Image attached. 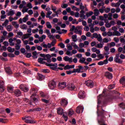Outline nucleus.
Masks as SVG:
<instances>
[{
  "label": "nucleus",
  "mask_w": 125,
  "mask_h": 125,
  "mask_svg": "<svg viewBox=\"0 0 125 125\" xmlns=\"http://www.w3.org/2000/svg\"><path fill=\"white\" fill-rule=\"evenodd\" d=\"M99 109H98V105H97V114H98V119H101L100 120H98V123L100 124V125H107L105 124V120H106V117L104 116V114H103V113L102 112H100L99 114Z\"/></svg>",
  "instance_id": "nucleus-1"
},
{
  "label": "nucleus",
  "mask_w": 125,
  "mask_h": 125,
  "mask_svg": "<svg viewBox=\"0 0 125 125\" xmlns=\"http://www.w3.org/2000/svg\"><path fill=\"white\" fill-rule=\"evenodd\" d=\"M37 92V90L35 88H33L30 90V94H32L31 99L33 101V103L35 104H38V102L39 101V100L37 98L38 97Z\"/></svg>",
  "instance_id": "nucleus-2"
},
{
  "label": "nucleus",
  "mask_w": 125,
  "mask_h": 125,
  "mask_svg": "<svg viewBox=\"0 0 125 125\" xmlns=\"http://www.w3.org/2000/svg\"><path fill=\"white\" fill-rule=\"evenodd\" d=\"M57 113L59 115H60L61 116H62V115H63L62 118L64 119L65 122H67V121H68V114H67V112H64V110L63 109V108L61 107L58 108Z\"/></svg>",
  "instance_id": "nucleus-3"
},
{
  "label": "nucleus",
  "mask_w": 125,
  "mask_h": 125,
  "mask_svg": "<svg viewBox=\"0 0 125 125\" xmlns=\"http://www.w3.org/2000/svg\"><path fill=\"white\" fill-rule=\"evenodd\" d=\"M16 42V44H20L21 45V40H20V39H17V38H14L13 39L12 38H10L9 39V44L11 46H14V45H15V44L14 43V42Z\"/></svg>",
  "instance_id": "nucleus-4"
},
{
  "label": "nucleus",
  "mask_w": 125,
  "mask_h": 125,
  "mask_svg": "<svg viewBox=\"0 0 125 125\" xmlns=\"http://www.w3.org/2000/svg\"><path fill=\"white\" fill-rule=\"evenodd\" d=\"M106 90L104 89V91H103V94H100L98 97V104L99 105L100 103H101V100L103 99V98H105L106 97Z\"/></svg>",
  "instance_id": "nucleus-5"
},
{
  "label": "nucleus",
  "mask_w": 125,
  "mask_h": 125,
  "mask_svg": "<svg viewBox=\"0 0 125 125\" xmlns=\"http://www.w3.org/2000/svg\"><path fill=\"white\" fill-rule=\"evenodd\" d=\"M48 85L50 89H54L56 87V82L54 80H51L49 82Z\"/></svg>",
  "instance_id": "nucleus-6"
},
{
  "label": "nucleus",
  "mask_w": 125,
  "mask_h": 125,
  "mask_svg": "<svg viewBox=\"0 0 125 125\" xmlns=\"http://www.w3.org/2000/svg\"><path fill=\"white\" fill-rule=\"evenodd\" d=\"M57 63H46V66H48V67H50L52 70H53L54 71H56L57 70Z\"/></svg>",
  "instance_id": "nucleus-7"
},
{
  "label": "nucleus",
  "mask_w": 125,
  "mask_h": 125,
  "mask_svg": "<svg viewBox=\"0 0 125 125\" xmlns=\"http://www.w3.org/2000/svg\"><path fill=\"white\" fill-rule=\"evenodd\" d=\"M114 60L116 63H119V64H122V63H123V60L120 59V53L116 54Z\"/></svg>",
  "instance_id": "nucleus-8"
},
{
  "label": "nucleus",
  "mask_w": 125,
  "mask_h": 125,
  "mask_svg": "<svg viewBox=\"0 0 125 125\" xmlns=\"http://www.w3.org/2000/svg\"><path fill=\"white\" fill-rule=\"evenodd\" d=\"M20 88L24 92H28L29 91V87L25 84H21Z\"/></svg>",
  "instance_id": "nucleus-9"
},
{
  "label": "nucleus",
  "mask_w": 125,
  "mask_h": 125,
  "mask_svg": "<svg viewBox=\"0 0 125 125\" xmlns=\"http://www.w3.org/2000/svg\"><path fill=\"white\" fill-rule=\"evenodd\" d=\"M29 15H26L25 17H24L22 19V18H20L19 22L20 24H22V23H26L28 20H29Z\"/></svg>",
  "instance_id": "nucleus-10"
},
{
  "label": "nucleus",
  "mask_w": 125,
  "mask_h": 125,
  "mask_svg": "<svg viewBox=\"0 0 125 125\" xmlns=\"http://www.w3.org/2000/svg\"><path fill=\"white\" fill-rule=\"evenodd\" d=\"M61 105L62 107H66L68 105V99L66 98H62L61 100Z\"/></svg>",
  "instance_id": "nucleus-11"
},
{
  "label": "nucleus",
  "mask_w": 125,
  "mask_h": 125,
  "mask_svg": "<svg viewBox=\"0 0 125 125\" xmlns=\"http://www.w3.org/2000/svg\"><path fill=\"white\" fill-rule=\"evenodd\" d=\"M85 84L88 87H90V88H92L93 87L94 85V83H93V81L92 80H88L85 82Z\"/></svg>",
  "instance_id": "nucleus-12"
},
{
  "label": "nucleus",
  "mask_w": 125,
  "mask_h": 125,
  "mask_svg": "<svg viewBox=\"0 0 125 125\" xmlns=\"http://www.w3.org/2000/svg\"><path fill=\"white\" fill-rule=\"evenodd\" d=\"M58 86L59 89H64L67 86V83L65 82H61L59 83Z\"/></svg>",
  "instance_id": "nucleus-13"
},
{
  "label": "nucleus",
  "mask_w": 125,
  "mask_h": 125,
  "mask_svg": "<svg viewBox=\"0 0 125 125\" xmlns=\"http://www.w3.org/2000/svg\"><path fill=\"white\" fill-rule=\"evenodd\" d=\"M83 106L82 105H79L76 108V112L77 114H81L83 112Z\"/></svg>",
  "instance_id": "nucleus-14"
},
{
  "label": "nucleus",
  "mask_w": 125,
  "mask_h": 125,
  "mask_svg": "<svg viewBox=\"0 0 125 125\" xmlns=\"http://www.w3.org/2000/svg\"><path fill=\"white\" fill-rule=\"evenodd\" d=\"M31 36H32V34L26 33L24 34L21 37V41H25V40H27V39H29V38H30Z\"/></svg>",
  "instance_id": "nucleus-15"
},
{
  "label": "nucleus",
  "mask_w": 125,
  "mask_h": 125,
  "mask_svg": "<svg viewBox=\"0 0 125 125\" xmlns=\"http://www.w3.org/2000/svg\"><path fill=\"white\" fill-rule=\"evenodd\" d=\"M105 77L108 80H112L113 79V74L112 73L107 71L105 73Z\"/></svg>",
  "instance_id": "nucleus-16"
},
{
  "label": "nucleus",
  "mask_w": 125,
  "mask_h": 125,
  "mask_svg": "<svg viewBox=\"0 0 125 125\" xmlns=\"http://www.w3.org/2000/svg\"><path fill=\"white\" fill-rule=\"evenodd\" d=\"M67 86L68 90H74V89L76 88V86H75V84L73 83H68Z\"/></svg>",
  "instance_id": "nucleus-17"
},
{
  "label": "nucleus",
  "mask_w": 125,
  "mask_h": 125,
  "mask_svg": "<svg viewBox=\"0 0 125 125\" xmlns=\"http://www.w3.org/2000/svg\"><path fill=\"white\" fill-rule=\"evenodd\" d=\"M84 92L83 90H81L79 91V93L78 94V97L80 99H83L84 98Z\"/></svg>",
  "instance_id": "nucleus-18"
},
{
  "label": "nucleus",
  "mask_w": 125,
  "mask_h": 125,
  "mask_svg": "<svg viewBox=\"0 0 125 125\" xmlns=\"http://www.w3.org/2000/svg\"><path fill=\"white\" fill-rule=\"evenodd\" d=\"M107 63H108V60L106 59L104 61H101L98 62V65H99V66H103V65L107 64Z\"/></svg>",
  "instance_id": "nucleus-19"
},
{
  "label": "nucleus",
  "mask_w": 125,
  "mask_h": 125,
  "mask_svg": "<svg viewBox=\"0 0 125 125\" xmlns=\"http://www.w3.org/2000/svg\"><path fill=\"white\" fill-rule=\"evenodd\" d=\"M63 60L66 62H68L69 63H72V62H73V58H69L66 56L63 58Z\"/></svg>",
  "instance_id": "nucleus-20"
},
{
  "label": "nucleus",
  "mask_w": 125,
  "mask_h": 125,
  "mask_svg": "<svg viewBox=\"0 0 125 125\" xmlns=\"http://www.w3.org/2000/svg\"><path fill=\"white\" fill-rule=\"evenodd\" d=\"M44 61H45V58H39L38 59V62L39 63H40V64H45L46 65V63L47 62H44Z\"/></svg>",
  "instance_id": "nucleus-21"
},
{
  "label": "nucleus",
  "mask_w": 125,
  "mask_h": 125,
  "mask_svg": "<svg viewBox=\"0 0 125 125\" xmlns=\"http://www.w3.org/2000/svg\"><path fill=\"white\" fill-rule=\"evenodd\" d=\"M45 17V14L44 12L42 11L41 13V16H40L38 18V20L40 21V20H42V19H44Z\"/></svg>",
  "instance_id": "nucleus-22"
},
{
  "label": "nucleus",
  "mask_w": 125,
  "mask_h": 125,
  "mask_svg": "<svg viewBox=\"0 0 125 125\" xmlns=\"http://www.w3.org/2000/svg\"><path fill=\"white\" fill-rule=\"evenodd\" d=\"M15 14V11L10 9L9 12L7 13V16H13Z\"/></svg>",
  "instance_id": "nucleus-23"
},
{
  "label": "nucleus",
  "mask_w": 125,
  "mask_h": 125,
  "mask_svg": "<svg viewBox=\"0 0 125 125\" xmlns=\"http://www.w3.org/2000/svg\"><path fill=\"white\" fill-rule=\"evenodd\" d=\"M109 49H110L109 48V46H104V50L105 51V55H109V54H110V51H109Z\"/></svg>",
  "instance_id": "nucleus-24"
},
{
  "label": "nucleus",
  "mask_w": 125,
  "mask_h": 125,
  "mask_svg": "<svg viewBox=\"0 0 125 125\" xmlns=\"http://www.w3.org/2000/svg\"><path fill=\"white\" fill-rule=\"evenodd\" d=\"M22 120L23 121H24L27 124H33V123H34V122H33V120L26 119V118H24V117L22 118Z\"/></svg>",
  "instance_id": "nucleus-25"
},
{
  "label": "nucleus",
  "mask_w": 125,
  "mask_h": 125,
  "mask_svg": "<svg viewBox=\"0 0 125 125\" xmlns=\"http://www.w3.org/2000/svg\"><path fill=\"white\" fill-rule=\"evenodd\" d=\"M5 71L7 74H9L10 75L11 74H12V71H11V69H10V67H5Z\"/></svg>",
  "instance_id": "nucleus-26"
},
{
  "label": "nucleus",
  "mask_w": 125,
  "mask_h": 125,
  "mask_svg": "<svg viewBox=\"0 0 125 125\" xmlns=\"http://www.w3.org/2000/svg\"><path fill=\"white\" fill-rule=\"evenodd\" d=\"M12 25L14 26L16 29H18V28H19V24L17 21H13L12 22Z\"/></svg>",
  "instance_id": "nucleus-27"
},
{
  "label": "nucleus",
  "mask_w": 125,
  "mask_h": 125,
  "mask_svg": "<svg viewBox=\"0 0 125 125\" xmlns=\"http://www.w3.org/2000/svg\"><path fill=\"white\" fill-rule=\"evenodd\" d=\"M120 83L124 85V87H125V76L122 77L120 80Z\"/></svg>",
  "instance_id": "nucleus-28"
},
{
  "label": "nucleus",
  "mask_w": 125,
  "mask_h": 125,
  "mask_svg": "<svg viewBox=\"0 0 125 125\" xmlns=\"http://www.w3.org/2000/svg\"><path fill=\"white\" fill-rule=\"evenodd\" d=\"M80 17L81 18H83V17L84 19H85V18H86V16L84 15V11L81 10L80 11Z\"/></svg>",
  "instance_id": "nucleus-29"
},
{
  "label": "nucleus",
  "mask_w": 125,
  "mask_h": 125,
  "mask_svg": "<svg viewBox=\"0 0 125 125\" xmlns=\"http://www.w3.org/2000/svg\"><path fill=\"white\" fill-rule=\"evenodd\" d=\"M82 70H83V67L81 65L78 66V68L76 69V73H81Z\"/></svg>",
  "instance_id": "nucleus-30"
},
{
  "label": "nucleus",
  "mask_w": 125,
  "mask_h": 125,
  "mask_svg": "<svg viewBox=\"0 0 125 125\" xmlns=\"http://www.w3.org/2000/svg\"><path fill=\"white\" fill-rule=\"evenodd\" d=\"M6 30L8 32H11L13 30V26L11 25H8L6 26Z\"/></svg>",
  "instance_id": "nucleus-31"
},
{
  "label": "nucleus",
  "mask_w": 125,
  "mask_h": 125,
  "mask_svg": "<svg viewBox=\"0 0 125 125\" xmlns=\"http://www.w3.org/2000/svg\"><path fill=\"white\" fill-rule=\"evenodd\" d=\"M100 14V13L99 12V10L98 9L96 8L94 10V15L95 16H98Z\"/></svg>",
  "instance_id": "nucleus-32"
},
{
  "label": "nucleus",
  "mask_w": 125,
  "mask_h": 125,
  "mask_svg": "<svg viewBox=\"0 0 125 125\" xmlns=\"http://www.w3.org/2000/svg\"><path fill=\"white\" fill-rule=\"evenodd\" d=\"M121 5V3H119V2L117 3H111V6L112 7H119Z\"/></svg>",
  "instance_id": "nucleus-33"
},
{
  "label": "nucleus",
  "mask_w": 125,
  "mask_h": 125,
  "mask_svg": "<svg viewBox=\"0 0 125 125\" xmlns=\"http://www.w3.org/2000/svg\"><path fill=\"white\" fill-rule=\"evenodd\" d=\"M14 87L11 86H9L7 87V91L8 92H10V93H12V91H13Z\"/></svg>",
  "instance_id": "nucleus-34"
},
{
  "label": "nucleus",
  "mask_w": 125,
  "mask_h": 125,
  "mask_svg": "<svg viewBox=\"0 0 125 125\" xmlns=\"http://www.w3.org/2000/svg\"><path fill=\"white\" fill-rule=\"evenodd\" d=\"M15 94L16 96H20L21 95V91L19 89H16L15 90Z\"/></svg>",
  "instance_id": "nucleus-35"
},
{
  "label": "nucleus",
  "mask_w": 125,
  "mask_h": 125,
  "mask_svg": "<svg viewBox=\"0 0 125 125\" xmlns=\"http://www.w3.org/2000/svg\"><path fill=\"white\" fill-rule=\"evenodd\" d=\"M32 57L34 59H37V58H38V53L36 51L32 53Z\"/></svg>",
  "instance_id": "nucleus-36"
},
{
  "label": "nucleus",
  "mask_w": 125,
  "mask_h": 125,
  "mask_svg": "<svg viewBox=\"0 0 125 125\" xmlns=\"http://www.w3.org/2000/svg\"><path fill=\"white\" fill-rule=\"evenodd\" d=\"M118 52H122V53H123L124 54H125V50H124V48H123L122 47H119L118 48Z\"/></svg>",
  "instance_id": "nucleus-37"
},
{
  "label": "nucleus",
  "mask_w": 125,
  "mask_h": 125,
  "mask_svg": "<svg viewBox=\"0 0 125 125\" xmlns=\"http://www.w3.org/2000/svg\"><path fill=\"white\" fill-rule=\"evenodd\" d=\"M72 39L73 42H78V39H77V35H73L72 36Z\"/></svg>",
  "instance_id": "nucleus-38"
},
{
  "label": "nucleus",
  "mask_w": 125,
  "mask_h": 125,
  "mask_svg": "<svg viewBox=\"0 0 125 125\" xmlns=\"http://www.w3.org/2000/svg\"><path fill=\"white\" fill-rule=\"evenodd\" d=\"M22 36H23V32L21 31H19L17 32V35L16 36L17 38H19V39H21Z\"/></svg>",
  "instance_id": "nucleus-39"
},
{
  "label": "nucleus",
  "mask_w": 125,
  "mask_h": 125,
  "mask_svg": "<svg viewBox=\"0 0 125 125\" xmlns=\"http://www.w3.org/2000/svg\"><path fill=\"white\" fill-rule=\"evenodd\" d=\"M44 78H45V76L42 75V74H39L38 75V79L39 81H42V80L44 79Z\"/></svg>",
  "instance_id": "nucleus-40"
},
{
  "label": "nucleus",
  "mask_w": 125,
  "mask_h": 125,
  "mask_svg": "<svg viewBox=\"0 0 125 125\" xmlns=\"http://www.w3.org/2000/svg\"><path fill=\"white\" fill-rule=\"evenodd\" d=\"M93 14V12L89 11V12L86 13V18H88L90 16H91Z\"/></svg>",
  "instance_id": "nucleus-41"
},
{
  "label": "nucleus",
  "mask_w": 125,
  "mask_h": 125,
  "mask_svg": "<svg viewBox=\"0 0 125 125\" xmlns=\"http://www.w3.org/2000/svg\"><path fill=\"white\" fill-rule=\"evenodd\" d=\"M122 35V34H121V33H120V32L119 31H114L113 32V36H116L117 37H120V36H121Z\"/></svg>",
  "instance_id": "nucleus-42"
},
{
  "label": "nucleus",
  "mask_w": 125,
  "mask_h": 125,
  "mask_svg": "<svg viewBox=\"0 0 125 125\" xmlns=\"http://www.w3.org/2000/svg\"><path fill=\"white\" fill-rule=\"evenodd\" d=\"M28 10H29V8H27L26 6H24L22 9V12L25 13L26 12H28Z\"/></svg>",
  "instance_id": "nucleus-43"
},
{
  "label": "nucleus",
  "mask_w": 125,
  "mask_h": 125,
  "mask_svg": "<svg viewBox=\"0 0 125 125\" xmlns=\"http://www.w3.org/2000/svg\"><path fill=\"white\" fill-rule=\"evenodd\" d=\"M8 23H9V21H8V20H6L4 23L2 24V26H3V27H6L8 24Z\"/></svg>",
  "instance_id": "nucleus-44"
},
{
  "label": "nucleus",
  "mask_w": 125,
  "mask_h": 125,
  "mask_svg": "<svg viewBox=\"0 0 125 125\" xmlns=\"http://www.w3.org/2000/svg\"><path fill=\"white\" fill-rule=\"evenodd\" d=\"M84 62H85V58L83 57L81 58L79 60V63H81V64H84Z\"/></svg>",
  "instance_id": "nucleus-45"
},
{
  "label": "nucleus",
  "mask_w": 125,
  "mask_h": 125,
  "mask_svg": "<svg viewBox=\"0 0 125 125\" xmlns=\"http://www.w3.org/2000/svg\"><path fill=\"white\" fill-rule=\"evenodd\" d=\"M43 2V0H38V1H35V5H38V4H41V3H42Z\"/></svg>",
  "instance_id": "nucleus-46"
},
{
  "label": "nucleus",
  "mask_w": 125,
  "mask_h": 125,
  "mask_svg": "<svg viewBox=\"0 0 125 125\" xmlns=\"http://www.w3.org/2000/svg\"><path fill=\"white\" fill-rule=\"evenodd\" d=\"M24 74L25 75H32V72L30 70H29L28 69L25 70L23 72Z\"/></svg>",
  "instance_id": "nucleus-47"
},
{
  "label": "nucleus",
  "mask_w": 125,
  "mask_h": 125,
  "mask_svg": "<svg viewBox=\"0 0 125 125\" xmlns=\"http://www.w3.org/2000/svg\"><path fill=\"white\" fill-rule=\"evenodd\" d=\"M46 26L48 29H51V28H52V25H51L49 21L46 22Z\"/></svg>",
  "instance_id": "nucleus-48"
},
{
  "label": "nucleus",
  "mask_w": 125,
  "mask_h": 125,
  "mask_svg": "<svg viewBox=\"0 0 125 125\" xmlns=\"http://www.w3.org/2000/svg\"><path fill=\"white\" fill-rule=\"evenodd\" d=\"M120 7L122 8V11H123V13L124 14H125V5L124 4H122L121 5Z\"/></svg>",
  "instance_id": "nucleus-49"
},
{
  "label": "nucleus",
  "mask_w": 125,
  "mask_h": 125,
  "mask_svg": "<svg viewBox=\"0 0 125 125\" xmlns=\"http://www.w3.org/2000/svg\"><path fill=\"white\" fill-rule=\"evenodd\" d=\"M103 44L104 43H98L96 45V47H97L98 48H102L103 47Z\"/></svg>",
  "instance_id": "nucleus-50"
},
{
  "label": "nucleus",
  "mask_w": 125,
  "mask_h": 125,
  "mask_svg": "<svg viewBox=\"0 0 125 125\" xmlns=\"http://www.w3.org/2000/svg\"><path fill=\"white\" fill-rule=\"evenodd\" d=\"M108 45L109 47H114L116 45V43L115 42H111Z\"/></svg>",
  "instance_id": "nucleus-51"
},
{
  "label": "nucleus",
  "mask_w": 125,
  "mask_h": 125,
  "mask_svg": "<svg viewBox=\"0 0 125 125\" xmlns=\"http://www.w3.org/2000/svg\"><path fill=\"white\" fill-rule=\"evenodd\" d=\"M8 51L9 52H14L15 51V49L11 48V47H8Z\"/></svg>",
  "instance_id": "nucleus-52"
},
{
  "label": "nucleus",
  "mask_w": 125,
  "mask_h": 125,
  "mask_svg": "<svg viewBox=\"0 0 125 125\" xmlns=\"http://www.w3.org/2000/svg\"><path fill=\"white\" fill-rule=\"evenodd\" d=\"M119 107L121 108V109H125V104L124 103H121L119 104Z\"/></svg>",
  "instance_id": "nucleus-53"
},
{
  "label": "nucleus",
  "mask_w": 125,
  "mask_h": 125,
  "mask_svg": "<svg viewBox=\"0 0 125 125\" xmlns=\"http://www.w3.org/2000/svg\"><path fill=\"white\" fill-rule=\"evenodd\" d=\"M0 18V21H3V19H5V18H6V15H1Z\"/></svg>",
  "instance_id": "nucleus-54"
},
{
  "label": "nucleus",
  "mask_w": 125,
  "mask_h": 125,
  "mask_svg": "<svg viewBox=\"0 0 125 125\" xmlns=\"http://www.w3.org/2000/svg\"><path fill=\"white\" fill-rule=\"evenodd\" d=\"M55 13H56L57 17H58V15H60V14H62V11H61V9H59L55 12Z\"/></svg>",
  "instance_id": "nucleus-55"
},
{
  "label": "nucleus",
  "mask_w": 125,
  "mask_h": 125,
  "mask_svg": "<svg viewBox=\"0 0 125 125\" xmlns=\"http://www.w3.org/2000/svg\"><path fill=\"white\" fill-rule=\"evenodd\" d=\"M66 47H67V50L71 51L73 50V46H71V45L68 44L66 45Z\"/></svg>",
  "instance_id": "nucleus-56"
},
{
  "label": "nucleus",
  "mask_w": 125,
  "mask_h": 125,
  "mask_svg": "<svg viewBox=\"0 0 125 125\" xmlns=\"http://www.w3.org/2000/svg\"><path fill=\"white\" fill-rule=\"evenodd\" d=\"M72 10H74V11H80V8L76 7L75 6H73L72 7Z\"/></svg>",
  "instance_id": "nucleus-57"
},
{
  "label": "nucleus",
  "mask_w": 125,
  "mask_h": 125,
  "mask_svg": "<svg viewBox=\"0 0 125 125\" xmlns=\"http://www.w3.org/2000/svg\"><path fill=\"white\" fill-rule=\"evenodd\" d=\"M61 7L62 8H67V7H68V4L66 3H62L61 5Z\"/></svg>",
  "instance_id": "nucleus-58"
},
{
  "label": "nucleus",
  "mask_w": 125,
  "mask_h": 125,
  "mask_svg": "<svg viewBox=\"0 0 125 125\" xmlns=\"http://www.w3.org/2000/svg\"><path fill=\"white\" fill-rule=\"evenodd\" d=\"M120 42L122 43H125V38H124L123 36L120 37Z\"/></svg>",
  "instance_id": "nucleus-59"
},
{
  "label": "nucleus",
  "mask_w": 125,
  "mask_h": 125,
  "mask_svg": "<svg viewBox=\"0 0 125 125\" xmlns=\"http://www.w3.org/2000/svg\"><path fill=\"white\" fill-rule=\"evenodd\" d=\"M40 95L42 97H43V98H48V96H47L46 95H45L43 92H41L40 93Z\"/></svg>",
  "instance_id": "nucleus-60"
},
{
  "label": "nucleus",
  "mask_w": 125,
  "mask_h": 125,
  "mask_svg": "<svg viewBox=\"0 0 125 125\" xmlns=\"http://www.w3.org/2000/svg\"><path fill=\"white\" fill-rule=\"evenodd\" d=\"M20 47H21V45L16 44L15 48L16 50H19V49H20Z\"/></svg>",
  "instance_id": "nucleus-61"
},
{
  "label": "nucleus",
  "mask_w": 125,
  "mask_h": 125,
  "mask_svg": "<svg viewBox=\"0 0 125 125\" xmlns=\"http://www.w3.org/2000/svg\"><path fill=\"white\" fill-rule=\"evenodd\" d=\"M42 73H44L45 74H48L49 73V70L47 69H44L42 70Z\"/></svg>",
  "instance_id": "nucleus-62"
},
{
  "label": "nucleus",
  "mask_w": 125,
  "mask_h": 125,
  "mask_svg": "<svg viewBox=\"0 0 125 125\" xmlns=\"http://www.w3.org/2000/svg\"><path fill=\"white\" fill-rule=\"evenodd\" d=\"M66 54L68 56H72L73 55V53H72V52H71V51H69V50H67L66 51Z\"/></svg>",
  "instance_id": "nucleus-63"
},
{
  "label": "nucleus",
  "mask_w": 125,
  "mask_h": 125,
  "mask_svg": "<svg viewBox=\"0 0 125 125\" xmlns=\"http://www.w3.org/2000/svg\"><path fill=\"white\" fill-rule=\"evenodd\" d=\"M97 39L98 42H102V37L101 36V35L99 34Z\"/></svg>",
  "instance_id": "nucleus-64"
}]
</instances>
